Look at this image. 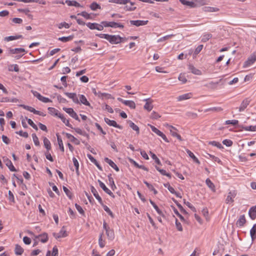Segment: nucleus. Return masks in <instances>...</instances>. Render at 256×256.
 <instances>
[{
  "label": "nucleus",
  "instance_id": "c85d7f7f",
  "mask_svg": "<svg viewBox=\"0 0 256 256\" xmlns=\"http://www.w3.org/2000/svg\"><path fill=\"white\" fill-rule=\"evenodd\" d=\"M252 240H254L256 238V224H254L250 230Z\"/></svg>",
  "mask_w": 256,
  "mask_h": 256
},
{
  "label": "nucleus",
  "instance_id": "603ef678",
  "mask_svg": "<svg viewBox=\"0 0 256 256\" xmlns=\"http://www.w3.org/2000/svg\"><path fill=\"white\" fill-rule=\"evenodd\" d=\"M26 118V120H27L28 124L32 127L34 129H35L36 130H38L37 126L34 123V122H32V120L31 119L28 118Z\"/></svg>",
  "mask_w": 256,
  "mask_h": 256
},
{
  "label": "nucleus",
  "instance_id": "f03ea898",
  "mask_svg": "<svg viewBox=\"0 0 256 256\" xmlns=\"http://www.w3.org/2000/svg\"><path fill=\"white\" fill-rule=\"evenodd\" d=\"M107 40L112 44H118L121 42L122 38L118 35H110Z\"/></svg>",
  "mask_w": 256,
  "mask_h": 256
},
{
  "label": "nucleus",
  "instance_id": "6e6552de",
  "mask_svg": "<svg viewBox=\"0 0 256 256\" xmlns=\"http://www.w3.org/2000/svg\"><path fill=\"white\" fill-rule=\"evenodd\" d=\"M98 182L100 187L105 192L113 198L114 197L113 193L106 186V185L102 181L98 180Z\"/></svg>",
  "mask_w": 256,
  "mask_h": 256
},
{
  "label": "nucleus",
  "instance_id": "473e14b6",
  "mask_svg": "<svg viewBox=\"0 0 256 256\" xmlns=\"http://www.w3.org/2000/svg\"><path fill=\"white\" fill-rule=\"evenodd\" d=\"M110 27L112 28H124V26L120 23H118L114 22H110Z\"/></svg>",
  "mask_w": 256,
  "mask_h": 256
},
{
  "label": "nucleus",
  "instance_id": "6e6d98bb",
  "mask_svg": "<svg viewBox=\"0 0 256 256\" xmlns=\"http://www.w3.org/2000/svg\"><path fill=\"white\" fill-rule=\"evenodd\" d=\"M167 126L170 128V130L172 136H175L178 134L174 130H176V129L172 126H169L168 124H167Z\"/></svg>",
  "mask_w": 256,
  "mask_h": 256
},
{
  "label": "nucleus",
  "instance_id": "7ed1b4c3",
  "mask_svg": "<svg viewBox=\"0 0 256 256\" xmlns=\"http://www.w3.org/2000/svg\"><path fill=\"white\" fill-rule=\"evenodd\" d=\"M250 98H246L242 102L240 107L238 108V110L240 112H242L247 108L250 102Z\"/></svg>",
  "mask_w": 256,
  "mask_h": 256
},
{
  "label": "nucleus",
  "instance_id": "bb28decb",
  "mask_svg": "<svg viewBox=\"0 0 256 256\" xmlns=\"http://www.w3.org/2000/svg\"><path fill=\"white\" fill-rule=\"evenodd\" d=\"M206 183L208 186L213 192H216V188H215V186L214 184V183L209 179L208 178L206 180Z\"/></svg>",
  "mask_w": 256,
  "mask_h": 256
},
{
  "label": "nucleus",
  "instance_id": "7c9ffc66",
  "mask_svg": "<svg viewBox=\"0 0 256 256\" xmlns=\"http://www.w3.org/2000/svg\"><path fill=\"white\" fill-rule=\"evenodd\" d=\"M124 104L126 106H129L131 108L134 109L136 108V104L134 101L132 100H125Z\"/></svg>",
  "mask_w": 256,
  "mask_h": 256
},
{
  "label": "nucleus",
  "instance_id": "412c9836",
  "mask_svg": "<svg viewBox=\"0 0 256 256\" xmlns=\"http://www.w3.org/2000/svg\"><path fill=\"white\" fill-rule=\"evenodd\" d=\"M79 96H80V100H78L79 103L80 102L86 106H90V102L87 100L86 96L84 95L80 94V95H79Z\"/></svg>",
  "mask_w": 256,
  "mask_h": 256
},
{
  "label": "nucleus",
  "instance_id": "3c124183",
  "mask_svg": "<svg viewBox=\"0 0 256 256\" xmlns=\"http://www.w3.org/2000/svg\"><path fill=\"white\" fill-rule=\"evenodd\" d=\"M161 116L156 112L153 111L150 115V118L152 119H158V118H160Z\"/></svg>",
  "mask_w": 256,
  "mask_h": 256
},
{
  "label": "nucleus",
  "instance_id": "c9c22d12",
  "mask_svg": "<svg viewBox=\"0 0 256 256\" xmlns=\"http://www.w3.org/2000/svg\"><path fill=\"white\" fill-rule=\"evenodd\" d=\"M23 252V248L20 245L16 244L15 247V254L16 255H21Z\"/></svg>",
  "mask_w": 256,
  "mask_h": 256
},
{
  "label": "nucleus",
  "instance_id": "a211bd4d",
  "mask_svg": "<svg viewBox=\"0 0 256 256\" xmlns=\"http://www.w3.org/2000/svg\"><path fill=\"white\" fill-rule=\"evenodd\" d=\"M248 214L252 220H254L256 218V206H252L249 210Z\"/></svg>",
  "mask_w": 256,
  "mask_h": 256
},
{
  "label": "nucleus",
  "instance_id": "c03bdc74",
  "mask_svg": "<svg viewBox=\"0 0 256 256\" xmlns=\"http://www.w3.org/2000/svg\"><path fill=\"white\" fill-rule=\"evenodd\" d=\"M63 190L66 194V196L72 199V194L71 192L65 186L62 187Z\"/></svg>",
  "mask_w": 256,
  "mask_h": 256
},
{
  "label": "nucleus",
  "instance_id": "5701e85b",
  "mask_svg": "<svg viewBox=\"0 0 256 256\" xmlns=\"http://www.w3.org/2000/svg\"><path fill=\"white\" fill-rule=\"evenodd\" d=\"M192 93H188L182 95H180L178 96V101H182L184 100H186L192 97Z\"/></svg>",
  "mask_w": 256,
  "mask_h": 256
},
{
  "label": "nucleus",
  "instance_id": "a878e982",
  "mask_svg": "<svg viewBox=\"0 0 256 256\" xmlns=\"http://www.w3.org/2000/svg\"><path fill=\"white\" fill-rule=\"evenodd\" d=\"M128 3H130V5H128L127 4H126V6L124 7V9L126 11H133L134 10L136 9V7L134 6V3L131 2L130 0V2Z\"/></svg>",
  "mask_w": 256,
  "mask_h": 256
},
{
  "label": "nucleus",
  "instance_id": "72a5a7b5",
  "mask_svg": "<svg viewBox=\"0 0 256 256\" xmlns=\"http://www.w3.org/2000/svg\"><path fill=\"white\" fill-rule=\"evenodd\" d=\"M186 152H187L188 154V156L192 158V160H194V161L195 162L197 163L198 164H200L199 160L196 157V156L194 155V154L190 150H187Z\"/></svg>",
  "mask_w": 256,
  "mask_h": 256
},
{
  "label": "nucleus",
  "instance_id": "bf43d9fd",
  "mask_svg": "<svg viewBox=\"0 0 256 256\" xmlns=\"http://www.w3.org/2000/svg\"><path fill=\"white\" fill-rule=\"evenodd\" d=\"M243 128L244 130H247V131L254 132V131H256V126H245V127H244Z\"/></svg>",
  "mask_w": 256,
  "mask_h": 256
},
{
  "label": "nucleus",
  "instance_id": "4be33fe9",
  "mask_svg": "<svg viewBox=\"0 0 256 256\" xmlns=\"http://www.w3.org/2000/svg\"><path fill=\"white\" fill-rule=\"evenodd\" d=\"M246 222L244 215L241 216L239 219L236 222V225L238 226L242 227L244 226Z\"/></svg>",
  "mask_w": 256,
  "mask_h": 256
},
{
  "label": "nucleus",
  "instance_id": "e2e57ef3",
  "mask_svg": "<svg viewBox=\"0 0 256 256\" xmlns=\"http://www.w3.org/2000/svg\"><path fill=\"white\" fill-rule=\"evenodd\" d=\"M186 115L188 118H196L198 117V114L196 113H194L192 112H186Z\"/></svg>",
  "mask_w": 256,
  "mask_h": 256
},
{
  "label": "nucleus",
  "instance_id": "5fc2aeb1",
  "mask_svg": "<svg viewBox=\"0 0 256 256\" xmlns=\"http://www.w3.org/2000/svg\"><path fill=\"white\" fill-rule=\"evenodd\" d=\"M96 24L97 23L88 22L86 25L90 30H96Z\"/></svg>",
  "mask_w": 256,
  "mask_h": 256
},
{
  "label": "nucleus",
  "instance_id": "49530a36",
  "mask_svg": "<svg viewBox=\"0 0 256 256\" xmlns=\"http://www.w3.org/2000/svg\"><path fill=\"white\" fill-rule=\"evenodd\" d=\"M78 15L82 16L84 17V18L88 20L92 18L90 14H88L87 12L85 11L82 12L78 14Z\"/></svg>",
  "mask_w": 256,
  "mask_h": 256
},
{
  "label": "nucleus",
  "instance_id": "a19ab883",
  "mask_svg": "<svg viewBox=\"0 0 256 256\" xmlns=\"http://www.w3.org/2000/svg\"><path fill=\"white\" fill-rule=\"evenodd\" d=\"M208 144L213 146H216L219 148H223L222 146L220 143L216 141H210L208 142Z\"/></svg>",
  "mask_w": 256,
  "mask_h": 256
},
{
  "label": "nucleus",
  "instance_id": "2eb2a0df",
  "mask_svg": "<svg viewBox=\"0 0 256 256\" xmlns=\"http://www.w3.org/2000/svg\"><path fill=\"white\" fill-rule=\"evenodd\" d=\"M8 51L9 54H18L26 52L25 50L22 48H10Z\"/></svg>",
  "mask_w": 256,
  "mask_h": 256
},
{
  "label": "nucleus",
  "instance_id": "4c0bfd02",
  "mask_svg": "<svg viewBox=\"0 0 256 256\" xmlns=\"http://www.w3.org/2000/svg\"><path fill=\"white\" fill-rule=\"evenodd\" d=\"M92 92L95 96H98L100 98H103L104 96H106L108 95V94L102 93L100 92H97L95 88L92 89Z\"/></svg>",
  "mask_w": 256,
  "mask_h": 256
},
{
  "label": "nucleus",
  "instance_id": "774afa93",
  "mask_svg": "<svg viewBox=\"0 0 256 256\" xmlns=\"http://www.w3.org/2000/svg\"><path fill=\"white\" fill-rule=\"evenodd\" d=\"M64 27L66 28H68L70 27L69 24L66 22H61L58 24V28H62Z\"/></svg>",
  "mask_w": 256,
  "mask_h": 256
},
{
  "label": "nucleus",
  "instance_id": "f704fd0d",
  "mask_svg": "<svg viewBox=\"0 0 256 256\" xmlns=\"http://www.w3.org/2000/svg\"><path fill=\"white\" fill-rule=\"evenodd\" d=\"M90 8L92 10H96L98 9L100 10L102 8L96 2H92L90 6Z\"/></svg>",
  "mask_w": 256,
  "mask_h": 256
},
{
  "label": "nucleus",
  "instance_id": "6ab92c4d",
  "mask_svg": "<svg viewBox=\"0 0 256 256\" xmlns=\"http://www.w3.org/2000/svg\"><path fill=\"white\" fill-rule=\"evenodd\" d=\"M66 136L68 138L70 139L72 142H74L76 144L78 145L80 144V142L73 136L70 134L66 133Z\"/></svg>",
  "mask_w": 256,
  "mask_h": 256
},
{
  "label": "nucleus",
  "instance_id": "393cba45",
  "mask_svg": "<svg viewBox=\"0 0 256 256\" xmlns=\"http://www.w3.org/2000/svg\"><path fill=\"white\" fill-rule=\"evenodd\" d=\"M106 234L108 240H112L114 238V233L112 229L106 230Z\"/></svg>",
  "mask_w": 256,
  "mask_h": 256
},
{
  "label": "nucleus",
  "instance_id": "9d476101",
  "mask_svg": "<svg viewBox=\"0 0 256 256\" xmlns=\"http://www.w3.org/2000/svg\"><path fill=\"white\" fill-rule=\"evenodd\" d=\"M146 102L145 105L144 106V109L150 112L153 108V105L152 104V100L150 98H147L144 100Z\"/></svg>",
  "mask_w": 256,
  "mask_h": 256
},
{
  "label": "nucleus",
  "instance_id": "13d9d810",
  "mask_svg": "<svg viewBox=\"0 0 256 256\" xmlns=\"http://www.w3.org/2000/svg\"><path fill=\"white\" fill-rule=\"evenodd\" d=\"M103 234H101L100 236L99 239H98V244L100 245V246L102 248H104L105 246L104 242L103 241L102 236Z\"/></svg>",
  "mask_w": 256,
  "mask_h": 256
},
{
  "label": "nucleus",
  "instance_id": "680f3d73",
  "mask_svg": "<svg viewBox=\"0 0 256 256\" xmlns=\"http://www.w3.org/2000/svg\"><path fill=\"white\" fill-rule=\"evenodd\" d=\"M222 144L227 146H230L232 145V142L230 140H224L222 141Z\"/></svg>",
  "mask_w": 256,
  "mask_h": 256
},
{
  "label": "nucleus",
  "instance_id": "ddd939ff",
  "mask_svg": "<svg viewBox=\"0 0 256 256\" xmlns=\"http://www.w3.org/2000/svg\"><path fill=\"white\" fill-rule=\"evenodd\" d=\"M91 192L93 194L94 196H95L96 199L98 201V202L102 205H103V202L102 198L99 196L96 190L93 186H91Z\"/></svg>",
  "mask_w": 256,
  "mask_h": 256
},
{
  "label": "nucleus",
  "instance_id": "0eeeda50",
  "mask_svg": "<svg viewBox=\"0 0 256 256\" xmlns=\"http://www.w3.org/2000/svg\"><path fill=\"white\" fill-rule=\"evenodd\" d=\"M104 122L109 126H112L114 127L122 129V126L117 124L116 122L114 120H110L108 118H104Z\"/></svg>",
  "mask_w": 256,
  "mask_h": 256
},
{
  "label": "nucleus",
  "instance_id": "2f4dec72",
  "mask_svg": "<svg viewBox=\"0 0 256 256\" xmlns=\"http://www.w3.org/2000/svg\"><path fill=\"white\" fill-rule=\"evenodd\" d=\"M130 126L136 132V133L138 134L140 133L139 128L135 124L129 120L128 122Z\"/></svg>",
  "mask_w": 256,
  "mask_h": 256
},
{
  "label": "nucleus",
  "instance_id": "ea45409f",
  "mask_svg": "<svg viewBox=\"0 0 256 256\" xmlns=\"http://www.w3.org/2000/svg\"><path fill=\"white\" fill-rule=\"evenodd\" d=\"M48 112L54 115L55 116H56L58 115V110H56L55 108L49 107L48 108Z\"/></svg>",
  "mask_w": 256,
  "mask_h": 256
},
{
  "label": "nucleus",
  "instance_id": "09e8293b",
  "mask_svg": "<svg viewBox=\"0 0 256 256\" xmlns=\"http://www.w3.org/2000/svg\"><path fill=\"white\" fill-rule=\"evenodd\" d=\"M32 137L35 145L36 146H38L40 145V142L36 135L35 134H32Z\"/></svg>",
  "mask_w": 256,
  "mask_h": 256
},
{
  "label": "nucleus",
  "instance_id": "052dcab7",
  "mask_svg": "<svg viewBox=\"0 0 256 256\" xmlns=\"http://www.w3.org/2000/svg\"><path fill=\"white\" fill-rule=\"evenodd\" d=\"M219 82H209L206 85V86H209L210 88H216L217 86V85L218 84Z\"/></svg>",
  "mask_w": 256,
  "mask_h": 256
},
{
  "label": "nucleus",
  "instance_id": "79ce46f5",
  "mask_svg": "<svg viewBox=\"0 0 256 256\" xmlns=\"http://www.w3.org/2000/svg\"><path fill=\"white\" fill-rule=\"evenodd\" d=\"M9 71H14L16 72H18L20 70L17 64H11L9 66Z\"/></svg>",
  "mask_w": 256,
  "mask_h": 256
},
{
  "label": "nucleus",
  "instance_id": "f257e3e1",
  "mask_svg": "<svg viewBox=\"0 0 256 256\" xmlns=\"http://www.w3.org/2000/svg\"><path fill=\"white\" fill-rule=\"evenodd\" d=\"M196 3L194 2L186 0H180V2L184 5H186L190 8H195L204 4V0H194Z\"/></svg>",
  "mask_w": 256,
  "mask_h": 256
},
{
  "label": "nucleus",
  "instance_id": "a18cd8bd",
  "mask_svg": "<svg viewBox=\"0 0 256 256\" xmlns=\"http://www.w3.org/2000/svg\"><path fill=\"white\" fill-rule=\"evenodd\" d=\"M21 106L25 110H28L30 112H32L35 114L36 110L34 108H33L31 106H28L24 105V104L21 105Z\"/></svg>",
  "mask_w": 256,
  "mask_h": 256
},
{
  "label": "nucleus",
  "instance_id": "9b49d317",
  "mask_svg": "<svg viewBox=\"0 0 256 256\" xmlns=\"http://www.w3.org/2000/svg\"><path fill=\"white\" fill-rule=\"evenodd\" d=\"M130 24L132 25H134L136 26H144L148 24V20H131L130 21Z\"/></svg>",
  "mask_w": 256,
  "mask_h": 256
},
{
  "label": "nucleus",
  "instance_id": "338daca9",
  "mask_svg": "<svg viewBox=\"0 0 256 256\" xmlns=\"http://www.w3.org/2000/svg\"><path fill=\"white\" fill-rule=\"evenodd\" d=\"M32 93L34 94V96L36 97L38 100H40L42 98V96L38 92L32 90Z\"/></svg>",
  "mask_w": 256,
  "mask_h": 256
},
{
  "label": "nucleus",
  "instance_id": "423d86ee",
  "mask_svg": "<svg viewBox=\"0 0 256 256\" xmlns=\"http://www.w3.org/2000/svg\"><path fill=\"white\" fill-rule=\"evenodd\" d=\"M34 238L38 239L42 243H46L48 240V234L46 232H44L38 236H34Z\"/></svg>",
  "mask_w": 256,
  "mask_h": 256
},
{
  "label": "nucleus",
  "instance_id": "8fccbe9b",
  "mask_svg": "<svg viewBox=\"0 0 256 256\" xmlns=\"http://www.w3.org/2000/svg\"><path fill=\"white\" fill-rule=\"evenodd\" d=\"M174 34H169V35H167V36H163L161 38H160V39H158V42H162V41H164V40H166L174 36Z\"/></svg>",
  "mask_w": 256,
  "mask_h": 256
},
{
  "label": "nucleus",
  "instance_id": "58836bf2",
  "mask_svg": "<svg viewBox=\"0 0 256 256\" xmlns=\"http://www.w3.org/2000/svg\"><path fill=\"white\" fill-rule=\"evenodd\" d=\"M73 38L72 36H63L58 38V40L62 42H67L72 40Z\"/></svg>",
  "mask_w": 256,
  "mask_h": 256
},
{
  "label": "nucleus",
  "instance_id": "aec40b11",
  "mask_svg": "<svg viewBox=\"0 0 256 256\" xmlns=\"http://www.w3.org/2000/svg\"><path fill=\"white\" fill-rule=\"evenodd\" d=\"M65 4H66L68 6H74L76 7H83L82 5H80L79 3H78L76 0H66L65 1Z\"/></svg>",
  "mask_w": 256,
  "mask_h": 256
},
{
  "label": "nucleus",
  "instance_id": "f3484780",
  "mask_svg": "<svg viewBox=\"0 0 256 256\" xmlns=\"http://www.w3.org/2000/svg\"><path fill=\"white\" fill-rule=\"evenodd\" d=\"M104 161L106 163L108 164L109 165L114 168L116 172L119 171V168L118 166L115 164V163L112 161L111 160L109 159L108 158H104Z\"/></svg>",
  "mask_w": 256,
  "mask_h": 256
},
{
  "label": "nucleus",
  "instance_id": "cd10ccee",
  "mask_svg": "<svg viewBox=\"0 0 256 256\" xmlns=\"http://www.w3.org/2000/svg\"><path fill=\"white\" fill-rule=\"evenodd\" d=\"M56 136L57 137V140H58V144L62 152H64V149L62 139L61 137L58 134H56Z\"/></svg>",
  "mask_w": 256,
  "mask_h": 256
},
{
  "label": "nucleus",
  "instance_id": "de8ad7c7",
  "mask_svg": "<svg viewBox=\"0 0 256 256\" xmlns=\"http://www.w3.org/2000/svg\"><path fill=\"white\" fill-rule=\"evenodd\" d=\"M104 210L108 214L112 217L114 218V216L112 213V212L110 210L106 205L104 204L102 205Z\"/></svg>",
  "mask_w": 256,
  "mask_h": 256
},
{
  "label": "nucleus",
  "instance_id": "c756f323",
  "mask_svg": "<svg viewBox=\"0 0 256 256\" xmlns=\"http://www.w3.org/2000/svg\"><path fill=\"white\" fill-rule=\"evenodd\" d=\"M109 2L120 4H126L130 2V0H110Z\"/></svg>",
  "mask_w": 256,
  "mask_h": 256
},
{
  "label": "nucleus",
  "instance_id": "e433bc0d",
  "mask_svg": "<svg viewBox=\"0 0 256 256\" xmlns=\"http://www.w3.org/2000/svg\"><path fill=\"white\" fill-rule=\"evenodd\" d=\"M44 147L46 148L47 150L48 151L51 148L50 142V140L46 138H44Z\"/></svg>",
  "mask_w": 256,
  "mask_h": 256
},
{
  "label": "nucleus",
  "instance_id": "20e7f679",
  "mask_svg": "<svg viewBox=\"0 0 256 256\" xmlns=\"http://www.w3.org/2000/svg\"><path fill=\"white\" fill-rule=\"evenodd\" d=\"M256 60V52H254L250 58L246 61L244 64V67H248L253 64Z\"/></svg>",
  "mask_w": 256,
  "mask_h": 256
},
{
  "label": "nucleus",
  "instance_id": "69168bd1",
  "mask_svg": "<svg viewBox=\"0 0 256 256\" xmlns=\"http://www.w3.org/2000/svg\"><path fill=\"white\" fill-rule=\"evenodd\" d=\"M208 155L209 156L210 158H212V159L214 161V162H218V163L219 164H221L222 163V162L221 160H220V159L219 158H218V157H216L215 156H213V155H212L210 154H208Z\"/></svg>",
  "mask_w": 256,
  "mask_h": 256
},
{
  "label": "nucleus",
  "instance_id": "1a4fd4ad",
  "mask_svg": "<svg viewBox=\"0 0 256 256\" xmlns=\"http://www.w3.org/2000/svg\"><path fill=\"white\" fill-rule=\"evenodd\" d=\"M4 162H5L6 165L8 168L12 172H16V170L14 166H13L12 162L10 160L7 158H4Z\"/></svg>",
  "mask_w": 256,
  "mask_h": 256
},
{
  "label": "nucleus",
  "instance_id": "39448f33",
  "mask_svg": "<svg viewBox=\"0 0 256 256\" xmlns=\"http://www.w3.org/2000/svg\"><path fill=\"white\" fill-rule=\"evenodd\" d=\"M236 190H233L229 192L226 200V204L233 202L234 201V198L236 197Z\"/></svg>",
  "mask_w": 256,
  "mask_h": 256
},
{
  "label": "nucleus",
  "instance_id": "864d4df0",
  "mask_svg": "<svg viewBox=\"0 0 256 256\" xmlns=\"http://www.w3.org/2000/svg\"><path fill=\"white\" fill-rule=\"evenodd\" d=\"M150 154H151L152 158L155 160V162L158 164L161 165V162H160V160L156 156L155 154H154V153H152L151 152H150Z\"/></svg>",
  "mask_w": 256,
  "mask_h": 256
},
{
  "label": "nucleus",
  "instance_id": "4468645a",
  "mask_svg": "<svg viewBox=\"0 0 256 256\" xmlns=\"http://www.w3.org/2000/svg\"><path fill=\"white\" fill-rule=\"evenodd\" d=\"M64 94L68 96L69 98L72 100V101L76 104H79V100L76 96V93H70L66 92H64Z\"/></svg>",
  "mask_w": 256,
  "mask_h": 256
},
{
  "label": "nucleus",
  "instance_id": "dca6fc26",
  "mask_svg": "<svg viewBox=\"0 0 256 256\" xmlns=\"http://www.w3.org/2000/svg\"><path fill=\"white\" fill-rule=\"evenodd\" d=\"M188 69L192 74H194L200 76L202 74V72L200 70L196 68L192 64H190L188 66Z\"/></svg>",
  "mask_w": 256,
  "mask_h": 256
},
{
  "label": "nucleus",
  "instance_id": "0e129e2a",
  "mask_svg": "<svg viewBox=\"0 0 256 256\" xmlns=\"http://www.w3.org/2000/svg\"><path fill=\"white\" fill-rule=\"evenodd\" d=\"M226 124H231L233 126L237 125L238 123V120H228L226 122Z\"/></svg>",
  "mask_w": 256,
  "mask_h": 256
},
{
  "label": "nucleus",
  "instance_id": "b1692460",
  "mask_svg": "<svg viewBox=\"0 0 256 256\" xmlns=\"http://www.w3.org/2000/svg\"><path fill=\"white\" fill-rule=\"evenodd\" d=\"M129 160L130 162L134 164L136 167L138 168H142L146 171H148V168H146V166H144L143 165H139L136 161H134V160L132 159V158H130L129 159Z\"/></svg>",
  "mask_w": 256,
  "mask_h": 256
},
{
  "label": "nucleus",
  "instance_id": "4d7b16f0",
  "mask_svg": "<svg viewBox=\"0 0 256 256\" xmlns=\"http://www.w3.org/2000/svg\"><path fill=\"white\" fill-rule=\"evenodd\" d=\"M179 80L181 81L182 84H184L187 82V79L186 78L184 74H180L178 78Z\"/></svg>",
  "mask_w": 256,
  "mask_h": 256
},
{
  "label": "nucleus",
  "instance_id": "37998d69",
  "mask_svg": "<svg viewBox=\"0 0 256 256\" xmlns=\"http://www.w3.org/2000/svg\"><path fill=\"white\" fill-rule=\"evenodd\" d=\"M212 37V35L210 34H204L202 36V42H206L208 41Z\"/></svg>",
  "mask_w": 256,
  "mask_h": 256
},
{
  "label": "nucleus",
  "instance_id": "f8f14e48",
  "mask_svg": "<svg viewBox=\"0 0 256 256\" xmlns=\"http://www.w3.org/2000/svg\"><path fill=\"white\" fill-rule=\"evenodd\" d=\"M52 235L56 239L62 237H66V231L64 230V227H62L58 233L54 232Z\"/></svg>",
  "mask_w": 256,
  "mask_h": 256
}]
</instances>
